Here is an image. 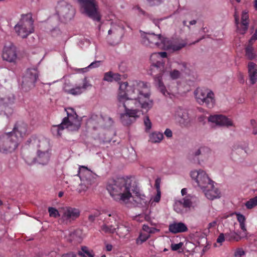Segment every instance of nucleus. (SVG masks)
I'll return each mask as SVG.
<instances>
[{
  "label": "nucleus",
  "mask_w": 257,
  "mask_h": 257,
  "mask_svg": "<svg viewBox=\"0 0 257 257\" xmlns=\"http://www.w3.org/2000/svg\"><path fill=\"white\" fill-rule=\"evenodd\" d=\"M79 232H80V231H79V230H75L74 232H73L71 234L72 237L74 238V236L75 234H78Z\"/></svg>",
  "instance_id": "63"
},
{
  "label": "nucleus",
  "mask_w": 257,
  "mask_h": 257,
  "mask_svg": "<svg viewBox=\"0 0 257 257\" xmlns=\"http://www.w3.org/2000/svg\"><path fill=\"white\" fill-rule=\"evenodd\" d=\"M155 186H156V188L159 190H160L159 188H160V185H159V179H157L156 181H155Z\"/></svg>",
  "instance_id": "59"
},
{
  "label": "nucleus",
  "mask_w": 257,
  "mask_h": 257,
  "mask_svg": "<svg viewBox=\"0 0 257 257\" xmlns=\"http://www.w3.org/2000/svg\"><path fill=\"white\" fill-rule=\"evenodd\" d=\"M180 72L176 69H174L170 72V76L172 79H177L180 77Z\"/></svg>",
  "instance_id": "37"
},
{
  "label": "nucleus",
  "mask_w": 257,
  "mask_h": 257,
  "mask_svg": "<svg viewBox=\"0 0 257 257\" xmlns=\"http://www.w3.org/2000/svg\"><path fill=\"white\" fill-rule=\"evenodd\" d=\"M190 175L202 190L207 188V187H212V184L214 183V182L209 178L206 172L200 169L191 171Z\"/></svg>",
  "instance_id": "11"
},
{
  "label": "nucleus",
  "mask_w": 257,
  "mask_h": 257,
  "mask_svg": "<svg viewBox=\"0 0 257 257\" xmlns=\"http://www.w3.org/2000/svg\"><path fill=\"white\" fill-rule=\"evenodd\" d=\"M167 56V52H161L152 54L150 58L151 62L150 74L154 76L156 84L165 96L169 94L162 81V77L165 72V61L163 58H166Z\"/></svg>",
  "instance_id": "3"
},
{
  "label": "nucleus",
  "mask_w": 257,
  "mask_h": 257,
  "mask_svg": "<svg viewBox=\"0 0 257 257\" xmlns=\"http://www.w3.org/2000/svg\"><path fill=\"white\" fill-rule=\"evenodd\" d=\"M81 249L82 251L86 253L89 257H94V255L89 252L86 246L82 247Z\"/></svg>",
  "instance_id": "47"
},
{
  "label": "nucleus",
  "mask_w": 257,
  "mask_h": 257,
  "mask_svg": "<svg viewBox=\"0 0 257 257\" xmlns=\"http://www.w3.org/2000/svg\"><path fill=\"white\" fill-rule=\"evenodd\" d=\"M236 216L237 221L239 222V224L245 223V217L243 215L237 213L236 214Z\"/></svg>",
  "instance_id": "42"
},
{
  "label": "nucleus",
  "mask_w": 257,
  "mask_h": 257,
  "mask_svg": "<svg viewBox=\"0 0 257 257\" xmlns=\"http://www.w3.org/2000/svg\"><path fill=\"white\" fill-rule=\"evenodd\" d=\"M98 216V214L97 213H95L94 214H90L88 216V220L90 222H92L94 221L95 218Z\"/></svg>",
  "instance_id": "51"
},
{
  "label": "nucleus",
  "mask_w": 257,
  "mask_h": 257,
  "mask_svg": "<svg viewBox=\"0 0 257 257\" xmlns=\"http://www.w3.org/2000/svg\"><path fill=\"white\" fill-rule=\"evenodd\" d=\"M39 77V72L36 68L28 69L22 78V88L25 91H28L35 86Z\"/></svg>",
  "instance_id": "10"
},
{
  "label": "nucleus",
  "mask_w": 257,
  "mask_h": 257,
  "mask_svg": "<svg viewBox=\"0 0 257 257\" xmlns=\"http://www.w3.org/2000/svg\"><path fill=\"white\" fill-rule=\"evenodd\" d=\"M179 69H180L182 72H185L187 68V63L185 62H183L179 64Z\"/></svg>",
  "instance_id": "48"
},
{
  "label": "nucleus",
  "mask_w": 257,
  "mask_h": 257,
  "mask_svg": "<svg viewBox=\"0 0 257 257\" xmlns=\"http://www.w3.org/2000/svg\"><path fill=\"white\" fill-rule=\"evenodd\" d=\"M160 198H161V191L160 190L158 189L157 194L155 196V197H154L153 200L154 202H159L160 200Z\"/></svg>",
  "instance_id": "46"
},
{
  "label": "nucleus",
  "mask_w": 257,
  "mask_h": 257,
  "mask_svg": "<svg viewBox=\"0 0 257 257\" xmlns=\"http://www.w3.org/2000/svg\"><path fill=\"white\" fill-rule=\"evenodd\" d=\"M169 230L174 234L186 232L188 230L187 225L182 222H174L169 225Z\"/></svg>",
  "instance_id": "24"
},
{
  "label": "nucleus",
  "mask_w": 257,
  "mask_h": 257,
  "mask_svg": "<svg viewBox=\"0 0 257 257\" xmlns=\"http://www.w3.org/2000/svg\"><path fill=\"white\" fill-rule=\"evenodd\" d=\"M103 80L107 82H111L113 81L112 72L109 71L104 74Z\"/></svg>",
  "instance_id": "38"
},
{
  "label": "nucleus",
  "mask_w": 257,
  "mask_h": 257,
  "mask_svg": "<svg viewBox=\"0 0 257 257\" xmlns=\"http://www.w3.org/2000/svg\"><path fill=\"white\" fill-rule=\"evenodd\" d=\"M255 42L254 40H252V38H251L248 41V44L246 46L253 47V45L254 42Z\"/></svg>",
  "instance_id": "56"
},
{
  "label": "nucleus",
  "mask_w": 257,
  "mask_h": 257,
  "mask_svg": "<svg viewBox=\"0 0 257 257\" xmlns=\"http://www.w3.org/2000/svg\"><path fill=\"white\" fill-rule=\"evenodd\" d=\"M250 124L253 127H254L255 125L256 124V121L254 119H251Z\"/></svg>",
  "instance_id": "60"
},
{
  "label": "nucleus",
  "mask_w": 257,
  "mask_h": 257,
  "mask_svg": "<svg viewBox=\"0 0 257 257\" xmlns=\"http://www.w3.org/2000/svg\"><path fill=\"white\" fill-rule=\"evenodd\" d=\"M249 16L248 12L244 11L242 12L241 23L237 27V30L241 34H244L246 33L248 28L249 25Z\"/></svg>",
  "instance_id": "22"
},
{
  "label": "nucleus",
  "mask_w": 257,
  "mask_h": 257,
  "mask_svg": "<svg viewBox=\"0 0 257 257\" xmlns=\"http://www.w3.org/2000/svg\"><path fill=\"white\" fill-rule=\"evenodd\" d=\"M205 196L210 200H213L219 198L221 196L220 191L217 188H215L212 184V187H207L203 190Z\"/></svg>",
  "instance_id": "25"
},
{
  "label": "nucleus",
  "mask_w": 257,
  "mask_h": 257,
  "mask_svg": "<svg viewBox=\"0 0 257 257\" xmlns=\"http://www.w3.org/2000/svg\"><path fill=\"white\" fill-rule=\"evenodd\" d=\"M79 210L71 207H66L63 208V212L60 220L64 224H67L75 220L80 216Z\"/></svg>",
  "instance_id": "13"
},
{
  "label": "nucleus",
  "mask_w": 257,
  "mask_h": 257,
  "mask_svg": "<svg viewBox=\"0 0 257 257\" xmlns=\"http://www.w3.org/2000/svg\"><path fill=\"white\" fill-rule=\"evenodd\" d=\"M100 63V61H96L92 62L88 66V67L90 68H96V67H98L99 66Z\"/></svg>",
  "instance_id": "45"
},
{
  "label": "nucleus",
  "mask_w": 257,
  "mask_h": 257,
  "mask_svg": "<svg viewBox=\"0 0 257 257\" xmlns=\"http://www.w3.org/2000/svg\"><path fill=\"white\" fill-rule=\"evenodd\" d=\"M17 34L22 38H27L34 31V21L31 13L23 14L15 27Z\"/></svg>",
  "instance_id": "4"
},
{
  "label": "nucleus",
  "mask_w": 257,
  "mask_h": 257,
  "mask_svg": "<svg viewBox=\"0 0 257 257\" xmlns=\"http://www.w3.org/2000/svg\"><path fill=\"white\" fill-rule=\"evenodd\" d=\"M62 257H76V255L73 252H70L67 253L63 254Z\"/></svg>",
  "instance_id": "52"
},
{
  "label": "nucleus",
  "mask_w": 257,
  "mask_h": 257,
  "mask_svg": "<svg viewBox=\"0 0 257 257\" xmlns=\"http://www.w3.org/2000/svg\"><path fill=\"white\" fill-rule=\"evenodd\" d=\"M113 81H118L121 79V75L118 73H113L112 72Z\"/></svg>",
  "instance_id": "50"
},
{
  "label": "nucleus",
  "mask_w": 257,
  "mask_h": 257,
  "mask_svg": "<svg viewBox=\"0 0 257 257\" xmlns=\"http://www.w3.org/2000/svg\"><path fill=\"white\" fill-rule=\"evenodd\" d=\"M112 245L108 244L106 245V249L107 251H111L112 250Z\"/></svg>",
  "instance_id": "58"
},
{
  "label": "nucleus",
  "mask_w": 257,
  "mask_h": 257,
  "mask_svg": "<svg viewBox=\"0 0 257 257\" xmlns=\"http://www.w3.org/2000/svg\"><path fill=\"white\" fill-rule=\"evenodd\" d=\"M161 37V35H156L154 33H144L142 35L141 43L151 48L160 47Z\"/></svg>",
  "instance_id": "14"
},
{
  "label": "nucleus",
  "mask_w": 257,
  "mask_h": 257,
  "mask_svg": "<svg viewBox=\"0 0 257 257\" xmlns=\"http://www.w3.org/2000/svg\"><path fill=\"white\" fill-rule=\"evenodd\" d=\"M176 119L183 126H187L191 122L187 110L181 107L176 108L175 113Z\"/></svg>",
  "instance_id": "18"
},
{
  "label": "nucleus",
  "mask_w": 257,
  "mask_h": 257,
  "mask_svg": "<svg viewBox=\"0 0 257 257\" xmlns=\"http://www.w3.org/2000/svg\"><path fill=\"white\" fill-rule=\"evenodd\" d=\"M106 189L113 200L117 202H124L128 200L132 197L133 193L139 199L138 201L141 204L148 202L145 195L141 194L137 182L130 178L109 180Z\"/></svg>",
  "instance_id": "2"
},
{
  "label": "nucleus",
  "mask_w": 257,
  "mask_h": 257,
  "mask_svg": "<svg viewBox=\"0 0 257 257\" xmlns=\"http://www.w3.org/2000/svg\"><path fill=\"white\" fill-rule=\"evenodd\" d=\"M29 149L36 148L43 151H49L50 143L49 140L42 136H32L27 142Z\"/></svg>",
  "instance_id": "12"
},
{
  "label": "nucleus",
  "mask_w": 257,
  "mask_h": 257,
  "mask_svg": "<svg viewBox=\"0 0 257 257\" xmlns=\"http://www.w3.org/2000/svg\"><path fill=\"white\" fill-rule=\"evenodd\" d=\"M144 124L146 126V131L147 132L149 131L152 127V122L149 117V116H146L144 118Z\"/></svg>",
  "instance_id": "39"
},
{
  "label": "nucleus",
  "mask_w": 257,
  "mask_h": 257,
  "mask_svg": "<svg viewBox=\"0 0 257 257\" xmlns=\"http://www.w3.org/2000/svg\"><path fill=\"white\" fill-rule=\"evenodd\" d=\"M241 238V236L235 231L225 233V239L228 241H238Z\"/></svg>",
  "instance_id": "30"
},
{
  "label": "nucleus",
  "mask_w": 257,
  "mask_h": 257,
  "mask_svg": "<svg viewBox=\"0 0 257 257\" xmlns=\"http://www.w3.org/2000/svg\"><path fill=\"white\" fill-rule=\"evenodd\" d=\"M210 153V150L208 147H201L193 153V155L195 157H200V158L203 159L208 157Z\"/></svg>",
  "instance_id": "28"
},
{
  "label": "nucleus",
  "mask_w": 257,
  "mask_h": 257,
  "mask_svg": "<svg viewBox=\"0 0 257 257\" xmlns=\"http://www.w3.org/2000/svg\"><path fill=\"white\" fill-rule=\"evenodd\" d=\"M252 134L254 135L257 134V128H255V127H253V129L252 131Z\"/></svg>",
  "instance_id": "64"
},
{
  "label": "nucleus",
  "mask_w": 257,
  "mask_h": 257,
  "mask_svg": "<svg viewBox=\"0 0 257 257\" xmlns=\"http://www.w3.org/2000/svg\"><path fill=\"white\" fill-rule=\"evenodd\" d=\"M225 238V233L224 234L223 233H221L219 235V236L217 239V242L221 243L222 242H223L224 241Z\"/></svg>",
  "instance_id": "44"
},
{
  "label": "nucleus",
  "mask_w": 257,
  "mask_h": 257,
  "mask_svg": "<svg viewBox=\"0 0 257 257\" xmlns=\"http://www.w3.org/2000/svg\"><path fill=\"white\" fill-rule=\"evenodd\" d=\"M216 224V222L213 221L208 224V227H209V228H211V227H214Z\"/></svg>",
  "instance_id": "57"
},
{
  "label": "nucleus",
  "mask_w": 257,
  "mask_h": 257,
  "mask_svg": "<svg viewBox=\"0 0 257 257\" xmlns=\"http://www.w3.org/2000/svg\"><path fill=\"white\" fill-rule=\"evenodd\" d=\"M187 193V189L186 188H183L181 190V194L182 195H184Z\"/></svg>",
  "instance_id": "61"
},
{
  "label": "nucleus",
  "mask_w": 257,
  "mask_h": 257,
  "mask_svg": "<svg viewBox=\"0 0 257 257\" xmlns=\"http://www.w3.org/2000/svg\"><path fill=\"white\" fill-rule=\"evenodd\" d=\"M56 12L60 16L69 19L73 16L74 13L72 6L64 1L58 2L56 7Z\"/></svg>",
  "instance_id": "15"
},
{
  "label": "nucleus",
  "mask_w": 257,
  "mask_h": 257,
  "mask_svg": "<svg viewBox=\"0 0 257 257\" xmlns=\"http://www.w3.org/2000/svg\"><path fill=\"white\" fill-rule=\"evenodd\" d=\"M163 138L164 136L162 133L155 132L151 134L150 141L154 143H159L163 140Z\"/></svg>",
  "instance_id": "33"
},
{
  "label": "nucleus",
  "mask_w": 257,
  "mask_h": 257,
  "mask_svg": "<svg viewBox=\"0 0 257 257\" xmlns=\"http://www.w3.org/2000/svg\"><path fill=\"white\" fill-rule=\"evenodd\" d=\"M245 52V55L248 60H252L255 58L256 55L253 47L246 46Z\"/></svg>",
  "instance_id": "32"
},
{
  "label": "nucleus",
  "mask_w": 257,
  "mask_h": 257,
  "mask_svg": "<svg viewBox=\"0 0 257 257\" xmlns=\"http://www.w3.org/2000/svg\"><path fill=\"white\" fill-rule=\"evenodd\" d=\"M185 43H178L176 41L161 37L160 47L167 50L178 51L184 47Z\"/></svg>",
  "instance_id": "16"
},
{
  "label": "nucleus",
  "mask_w": 257,
  "mask_h": 257,
  "mask_svg": "<svg viewBox=\"0 0 257 257\" xmlns=\"http://www.w3.org/2000/svg\"><path fill=\"white\" fill-rule=\"evenodd\" d=\"M247 68L249 81L251 84H254L257 81V65L252 62H249Z\"/></svg>",
  "instance_id": "26"
},
{
  "label": "nucleus",
  "mask_w": 257,
  "mask_h": 257,
  "mask_svg": "<svg viewBox=\"0 0 257 257\" xmlns=\"http://www.w3.org/2000/svg\"><path fill=\"white\" fill-rule=\"evenodd\" d=\"M197 102L200 105H205L212 108L215 103V95L212 91L206 88H197L194 91Z\"/></svg>",
  "instance_id": "6"
},
{
  "label": "nucleus",
  "mask_w": 257,
  "mask_h": 257,
  "mask_svg": "<svg viewBox=\"0 0 257 257\" xmlns=\"http://www.w3.org/2000/svg\"><path fill=\"white\" fill-rule=\"evenodd\" d=\"M245 254V252L241 248H238L235 252L234 255L236 257H240Z\"/></svg>",
  "instance_id": "43"
},
{
  "label": "nucleus",
  "mask_w": 257,
  "mask_h": 257,
  "mask_svg": "<svg viewBox=\"0 0 257 257\" xmlns=\"http://www.w3.org/2000/svg\"><path fill=\"white\" fill-rule=\"evenodd\" d=\"M102 121V118L97 115H92L87 120V124L88 125H92L93 129L95 130L97 127L98 124Z\"/></svg>",
  "instance_id": "29"
},
{
  "label": "nucleus",
  "mask_w": 257,
  "mask_h": 257,
  "mask_svg": "<svg viewBox=\"0 0 257 257\" xmlns=\"http://www.w3.org/2000/svg\"><path fill=\"white\" fill-rule=\"evenodd\" d=\"M18 137V140L24 137L27 133V124L23 122H17L13 131L10 132Z\"/></svg>",
  "instance_id": "21"
},
{
  "label": "nucleus",
  "mask_w": 257,
  "mask_h": 257,
  "mask_svg": "<svg viewBox=\"0 0 257 257\" xmlns=\"http://www.w3.org/2000/svg\"><path fill=\"white\" fill-rule=\"evenodd\" d=\"M208 120L209 121L215 123L217 125L230 126L233 125L232 121L223 115H210Z\"/></svg>",
  "instance_id": "19"
},
{
  "label": "nucleus",
  "mask_w": 257,
  "mask_h": 257,
  "mask_svg": "<svg viewBox=\"0 0 257 257\" xmlns=\"http://www.w3.org/2000/svg\"><path fill=\"white\" fill-rule=\"evenodd\" d=\"M82 86H76L69 89H65V91L68 94L73 95H77L81 94L87 88L90 86L86 78H84L82 81Z\"/></svg>",
  "instance_id": "23"
},
{
  "label": "nucleus",
  "mask_w": 257,
  "mask_h": 257,
  "mask_svg": "<svg viewBox=\"0 0 257 257\" xmlns=\"http://www.w3.org/2000/svg\"><path fill=\"white\" fill-rule=\"evenodd\" d=\"M151 5H156L161 3L163 0H147Z\"/></svg>",
  "instance_id": "54"
},
{
  "label": "nucleus",
  "mask_w": 257,
  "mask_h": 257,
  "mask_svg": "<svg viewBox=\"0 0 257 257\" xmlns=\"http://www.w3.org/2000/svg\"><path fill=\"white\" fill-rule=\"evenodd\" d=\"M69 117H70V114L68 113V117H64L60 124L52 126L51 132L54 136L60 137L62 134L61 132L64 128L67 127L69 125H71V122L69 119Z\"/></svg>",
  "instance_id": "20"
},
{
  "label": "nucleus",
  "mask_w": 257,
  "mask_h": 257,
  "mask_svg": "<svg viewBox=\"0 0 257 257\" xmlns=\"http://www.w3.org/2000/svg\"><path fill=\"white\" fill-rule=\"evenodd\" d=\"M240 225V227L241 228V229L243 231V232H244L245 233V234L246 233L247 230H246V227H245V223H241V224H239Z\"/></svg>",
  "instance_id": "55"
},
{
  "label": "nucleus",
  "mask_w": 257,
  "mask_h": 257,
  "mask_svg": "<svg viewBox=\"0 0 257 257\" xmlns=\"http://www.w3.org/2000/svg\"><path fill=\"white\" fill-rule=\"evenodd\" d=\"M116 229L119 230V227H114L113 225H107L103 224L101 226V230L105 233L113 234L116 231Z\"/></svg>",
  "instance_id": "31"
},
{
  "label": "nucleus",
  "mask_w": 257,
  "mask_h": 257,
  "mask_svg": "<svg viewBox=\"0 0 257 257\" xmlns=\"http://www.w3.org/2000/svg\"><path fill=\"white\" fill-rule=\"evenodd\" d=\"M48 210L49 213V216L51 217H54L56 218L61 216L58 210L54 207H49L48 209Z\"/></svg>",
  "instance_id": "36"
},
{
  "label": "nucleus",
  "mask_w": 257,
  "mask_h": 257,
  "mask_svg": "<svg viewBox=\"0 0 257 257\" xmlns=\"http://www.w3.org/2000/svg\"><path fill=\"white\" fill-rule=\"evenodd\" d=\"M2 57L4 60L15 63L17 59L16 47L13 44L5 46L3 49Z\"/></svg>",
  "instance_id": "17"
},
{
  "label": "nucleus",
  "mask_w": 257,
  "mask_h": 257,
  "mask_svg": "<svg viewBox=\"0 0 257 257\" xmlns=\"http://www.w3.org/2000/svg\"><path fill=\"white\" fill-rule=\"evenodd\" d=\"M19 144L18 137L8 133L0 136V153L7 154L14 152Z\"/></svg>",
  "instance_id": "5"
},
{
  "label": "nucleus",
  "mask_w": 257,
  "mask_h": 257,
  "mask_svg": "<svg viewBox=\"0 0 257 257\" xmlns=\"http://www.w3.org/2000/svg\"><path fill=\"white\" fill-rule=\"evenodd\" d=\"M37 157L30 155L28 150L24 149L22 151V156L25 162L29 165H31L36 162L42 165L47 164L50 158V153L49 151H43L41 150H38Z\"/></svg>",
  "instance_id": "8"
},
{
  "label": "nucleus",
  "mask_w": 257,
  "mask_h": 257,
  "mask_svg": "<svg viewBox=\"0 0 257 257\" xmlns=\"http://www.w3.org/2000/svg\"><path fill=\"white\" fill-rule=\"evenodd\" d=\"M234 17L235 20V24L237 28L238 27V25H239V18L236 11H235L234 13Z\"/></svg>",
  "instance_id": "49"
},
{
  "label": "nucleus",
  "mask_w": 257,
  "mask_h": 257,
  "mask_svg": "<svg viewBox=\"0 0 257 257\" xmlns=\"http://www.w3.org/2000/svg\"><path fill=\"white\" fill-rule=\"evenodd\" d=\"M150 235L148 233H140L138 238L137 239L136 242L137 244H142L149 238Z\"/></svg>",
  "instance_id": "35"
},
{
  "label": "nucleus",
  "mask_w": 257,
  "mask_h": 257,
  "mask_svg": "<svg viewBox=\"0 0 257 257\" xmlns=\"http://www.w3.org/2000/svg\"><path fill=\"white\" fill-rule=\"evenodd\" d=\"M81 6L82 13L94 21L99 22L101 17L98 6L94 0H77Z\"/></svg>",
  "instance_id": "7"
},
{
  "label": "nucleus",
  "mask_w": 257,
  "mask_h": 257,
  "mask_svg": "<svg viewBox=\"0 0 257 257\" xmlns=\"http://www.w3.org/2000/svg\"><path fill=\"white\" fill-rule=\"evenodd\" d=\"M257 205V196L250 199L245 203V206L247 209H251Z\"/></svg>",
  "instance_id": "34"
},
{
  "label": "nucleus",
  "mask_w": 257,
  "mask_h": 257,
  "mask_svg": "<svg viewBox=\"0 0 257 257\" xmlns=\"http://www.w3.org/2000/svg\"><path fill=\"white\" fill-rule=\"evenodd\" d=\"M147 84L144 82L134 81L129 84L127 82L121 83L117 95L118 112L120 119L124 125L134 123L143 111L136 107H141L147 112L153 105L150 99Z\"/></svg>",
  "instance_id": "1"
},
{
  "label": "nucleus",
  "mask_w": 257,
  "mask_h": 257,
  "mask_svg": "<svg viewBox=\"0 0 257 257\" xmlns=\"http://www.w3.org/2000/svg\"><path fill=\"white\" fill-rule=\"evenodd\" d=\"M183 243L182 242H180V243H177V244L172 243L171 245V248L172 250L176 251V250L179 249L180 248H181L182 247V246H183Z\"/></svg>",
  "instance_id": "41"
},
{
  "label": "nucleus",
  "mask_w": 257,
  "mask_h": 257,
  "mask_svg": "<svg viewBox=\"0 0 257 257\" xmlns=\"http://www.w3.org/2000/svg\"><path fill=\"white\" fill-rule=\"evenodd\" d=\"M251 38H252V40L256 41L257 40V34L254 33Z\"/></svg>",
  "instance_id": "62"
},
{
  "label": "nucleus",
  "mask_w": 257,
  "mask_h": 257,
  "mask_svg": "<svg viewBox=\"0 0 257 257\" xmlns=\"http://www.w3.org/2000/svg\"><path fill=\"white\" fill-rule=\"evenodd\" d=\"M83 184L81 185L82 189L86 190L92 185L96 184L97 176L85 166H80L78 174Z\"/></svg>",
  "instance_id": "9"
},
{
  "label": "nucleus",
  "mask_w": 257,
  "mask_h": 257,
  "mask_svg": "<svg viewBox=\"0 0 257 257\" xmlns=\"http://www.w3.org/2000/svg\"><path fill=\"white\" fill-rule=\"evenodd\" d=\"M164 134L166 137H167L168 138H170L172 136V132L171 130L169 128H167L165 130V131L164 132Z\"/></svg>",
  "instance_id": "53"
},
{
  "label": "nucleus",
  "mask_w": 257,
  "mask_h": 257,
  "mask_svg": "<svg viewBox=\"0 0 257 257\" xmlns=\"http://www.w3.org/2000/svg\"><path fill=\"white\" fill-rule=\"evenodd\" d=\"M191 204V200L187 197L181 200L176 201L174 205V209L177 212L179 213L181 211V207L189 208Z\"/></svg>",
  "instance_id": "27"
},
{
  "label": "nucleus",
  "mask_w": 257,
  "mask_h": 257,
  "mask_svg": "<svg viewBox=\"0 0 257 257\" xmlns=\"http://www.w3.org/2000/svg\"><path fill=\"white\" fill-rule=\"evenodd\" d=\"M143 230L148 234L154 233L157 229L154 227H150L148 225H144Z\"/></svg>",
  "instance_id": "40"
}]
</instances>
